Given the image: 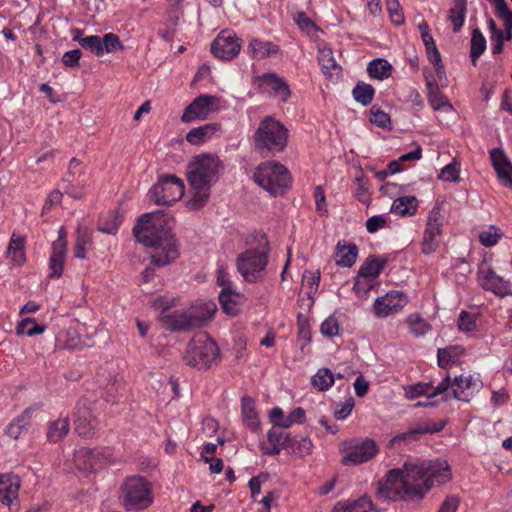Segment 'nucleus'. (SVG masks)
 I'll return each instance as SVG.
<instances>
[{"label": "nucleus", "instance_id": "30", "mask_svg": "<svg viewBox=\"0 0 512 512\" xmlns=\"http://www.w3.org/2000/svg\"><path fill=\"white\" fill-rule=\"evenodd\" d=\"M464 354V348L459 345L439 348L437 351V361L439 367L448 369L458 362L459 357Z\"/></svg>", "mask_w": 512, "mask_h": 512}, {"label": "nucleus", "instance_id": "7", "mask_svg": "<svg viewBox=\"0 0 512 512\" xmlns=\"http://www.w3.org/2000/svg\"><path fill=\"white\" fill-rule=\"evenodd\" d=\"M254 181L272 196L282 195L291 185L288 169L274 161L260 163L253 174Z\"/></svg>", "mask_w": 512, "mask_h": 512}, {"label": "nucleus", "instance_id": "14", "mask_svg": "<svg viewBox=\"0 0 512 512\" xmlns=\"http://www.w3.org/2000/svg\"><path fill=\"white\" fill-rule=\"evenodd\" d=\"M74 461L79 469L94 471L103 464L113 462V454L109 448H81L74 455Z\"/></svg>", "mask_w": 512, "mask_h": 512}, {"label": "nucleus", "instance_id": "46", "mask_svg": "<svg viewBox=\"0 0 512 512\" xmlns=\"http://www.w3.org/2000/svg\"><path fill=\"white\" fill-rule=\"evenodd\" d=\"M504 236L503 231L495 225H489L479 233V242L485 247H493Z\"/></svg>", "mask_w": 512, "mask_h": 512}, {"label": "nucleus", "instance_id": "56", "mask_svg": "<svg viewBox=\"0 0 512 512\" xmlns=\"http://www.w3.org/2000/svg\"><path fill=\"white\" fill-rule=\"evenodd\" d=\"M57 341L59 345L66 349L78 348L81 344L80 337L75 329H67L65 332L59 334Z\"/></svg>", "mask_w": 512, "mask_h": 512}, {"label": "nucleus", "instance_id": "62", "mask_svg": "<svg viewBox=\"0 0 512 512\" xmlns=\"http://www.w3.org/2000/svg\"><path fill=\"white\" fill-rule=\"evenodd\" d=\"M81 47L91 51L98 57L102 56L101 37L98 35H90L81 39Z\"/></svg>", "mask_w": 512, "mask_h": 512}, {"label": "nucleus", "instance_id": "29", "mask_svg": "<svg viewBox=\"0 0 512 512\" xmlns=\"http://www.w3.org/2000/svg\"><path fill=\"white\" fill-rule=\"evenodd\" d=\"M441 428L431 427L429 423H425L422 426L412 428L406 432L397 434L394 436L389 445L391 447L401 444L402 442H414L419 439V436L426 433L439 432Z\"/></svg>", "mask_w": 512, "mask_h": 512}, {"label": "nucleus", "instance_id": "52", "mask_svg": "<svg viewBox=\"0 0 512 512\" xmlns=\"http://www.w3.org/2000/svg\"><path fill=\"white\" fill-rule=\"evenodd\" d=\"M320 272L306 270L302 276V285L306 288V294L309 298H312L318 291L320 284Z\"/></svg>", "mask_w": 512, "mask_h": 512}, {"label": "nucleus", "instance_id": "33", "mask_svg": "<svg viewBox=\"0 0 512 512\" xmlns=\"http://www.w3.org/2000/svg\"><path fill=\"white\" fill-rule=\"evenodd\" d=\"M336 249V264L338 266L351 267L356 262L358 255L356 244L341 245V242H338Z\"/></svg>", "mask_w": 512, "mask_h": 512}, {"label": "nucleus", "instance_id": "16", "mask_svg": "<svg viewBox=\"0 0 512 512\" xmlns=\"http://www.w3.org/2000/svg\"><path fill=\"white\" fill-rule=\"evenodd\" d=\"M206 318L194 314L192 311H175L163 314L161 323L171 332L185 331L195 327H201Z\"/></svg>", "mask_w": 512, "mask_h": 512}, {"label": "nucleus", "instance_id": "6", "mask_svg": "<svg viewBox=\"0 0 512 512\" xmlns=\"http://www.w3.org/2000/svg\"><path fill=\"white\" fill-rule=\"evenodd\" d=\"M262 240L258 247L247 249L237 257V269L245 281L249 283L260 282L264 279L270 247L265 237H262Z\"/></svg>", "mask_w": 512, "mask_h": 512}, {"label": "nucleus", "instance_id": "28", "mask_svg": "<svg viewBox=\"0 0 512 512\" xmlns=\"http://www.w3.org/2000/svg\"><path fill=\"white\" fill-rule=\"evenodd\" d=\"M241 412L245 425L251 432L257 433L260 430V422L255 409V403L249 396H243L241 399Z\"/></svg>", "mask_w": 512, "mask_h": 512}, {"label": "nucleus", "instance_id": "9", "mask_svg": "<svg viewBox=\"0 0 512 512\" xmlns=\"http://www.w3.org/2000/svg\"><path fill=\"white\" fill-rule=\"evenodd\" d=\"M183 181L175 175H162L149 190V198L157 205H171L184 195Z\"/></svg>", "mask_w": 512, "mask_h": 512}, {"label": "nucleus", "instance_id": "13", "mask_svg": "<svg viewBox=\"0 0 512 512\" xmlns=\"http://www.w3.org/2000/svg\"><path fill=\"white\" fill-rule=\"evenodd\" d=\"M218 110V98L213 95L202 94L196 97L185 109L181 121L191 123L198 120H207Z\"/></svg>", "mask_w": 512, "mask_h": 512}, {"label": "nucleus", "instance_id": "64", "mask_svg": "<svg viewBox=\"0 0 512 512\" xmlns=\"http://www.w3.org/2000/svg\"><path fill=\"white\" fill-rule=\"evenodd\" d=\"M321 333L327 337H334L339 333V322L336 317L329 316L326 318L320 327Z\"/></svg>", "mask_w": 512, "mask_h": 512}, {"label": "nucleus", "instance_id": "31", "mask_svg": "<svg viewBox=\"0 0 512 512\" xmlns=\"http://www.w3.org/2000/svg\"><path fill=\"white\" fill-rule=\"evenodd\" d=\"M417 208L418 203L415 196H403L393 201L390 211L395 215L406 217L415 215Z\"/></svg>", "mask_w": 512, "mask_h": 512}, {"label": "nucleus", "instance_id": "34", "mask_svg": "<svg viewBox=\"0 0 512 512\" xmlns=\"http://www.w3.org/2000/svg\"><path fill=\"white\" fill-rule=\"evenodd\" d=\"M428 87V102L434 110L437 111H450L452 105L442 95L438 85L434 81L427 80Z\"/></svg>", "mask_w": 512, "mask_h": 512}, {"label": "nucleus", "instance_id": "60", "mask_svg": "<svg viewBox=\"0 0 512 512\" xmlns=\"http://www.w3.org/2000/svg\"><path fill=\"white\" fill-rule=\"evenodd\" d=\"M432 390V384L431 383H423L418 382L414 385H410L408 388H406V397L408 399H415L420 396H427L428 399L430 398Z\"/></svg>", "mask_w": 512, "mask_h": 512}, {"label": "nucleus", "instance_id": "48", "mask_svg": "<svg viewBox=\"0 0 512 512\" xmlns=\"http://www.w3.org/2000/svg\"><path fill=\"white\" fill-rule=\"evenodd\" d=\"M311 383L318 391H326L334 384V376L330 369L321 368L312 377Z\"/></svg>", "mask_w": 512, "mask_h": 512}, {"label": "nucleus", "instance_id": "58", "mask_svg": "<svg viewBox=\"0 0 512 512\" xmlns=\"http://www.w3.org/2000/svg\"><path fill=\"white\" fill-rule=\"evenodd\" d=\"M101 47L102 56L104 53H113L116 50H122L124 48L119 36L114 33H106L103 38H101Z\"/></svg>", "mask_w": 512, "mask_h": 512}, {"label": "nucleus", "instance_id": "38", "mask_svg": "<svg viewBox=\"0 0 512 512\" xmlns=\"http://www.w3.org/2000/svg\"><path fill=\"white\" fill-rule=\"evenodd\" d=\"M467 11L466 0H454L449 10V20L452 24L453 31L459 32L464 25Z\"/></svg>", "mask_w": 512, "mask_h": 512}, {"label": "nucleus", "instance_id": "10", "mask_svg": "<svg viewBox=\"0 0 512 512\" xmlns=\"http://www.w3.org/2000/svg\"><path fill=\"white\" fill-rule=\"evenodd\" d=\"M253 85L260 94L277 99L282 103H286L292 95L287 81L275 72H266L254 76Z\"/></svg>", "mask_w": 512, "mask_h": 512}, {"label": "nucleus", "instance_id": "2", "mask_svg": "<svg viewBox=\"0 0 512 512\" xmlns=\"http://www.w3.org/2000/svg\"><path fill=\"white\" fill-rule=\"evenodd\" d=\"M136 240L150 248L151 263L164 267L179 256L175 235L167 224V216L159 212L142 215L133 228Z\"/></svg>", "mask_w": 512, "mask_h": 512}, {"label": "nucleus", "instance_id": "42", "mask_svg": "<svg viewBox=\"0 0 512 512\" xmlns=\"http://www.w3.org/2000/svg\"><path fill=\"white\" fill-rule=\"evenodd\" d=\"M92 234L87 230H79L75 246H74V256L79 259H85L87 252L92 249Z\"/></svg>", "mask_w": 512, "mask_h": 512}, {"label": "nucleus", "instance_id": "54", "mask_svg": "<svg viewBox=\"0 0 512 512\" xmlns=\"http://www.w3.org/2000/svg\"><path fill=\"white\" fill-rule=\"evenodd\" d=\"M479 314L461 311L458 317V328L462 332H473L477 328Z\"/></svg>", "mask_w": 512, "mask_h": 512}, {"label": "nucleus", "instance_id": "50", "mask_svg": "<svg viewBox=\"0 0 512 512\" xmlns=\"http://www.w3.org/2000/svg\"><path fill=\"white\" fill-rule=\"evenodd\" d=\"M317 59L324 74H331V71L338 67L330 48H319Z\"/></svg>", "mask_w": 512, "mask_h": 512}, {"label": "nucleus", "instance_id": "32", "mask_svg": "<svg viewBox=\"0 0 512 512\" xmlns=\"http://www.w3.org/2000/svg\"><path fill=\"white\" fill-rule=\"evenodd\" d=\"M218 129L219 126L217 124L211 123L195 127L187 133L186 140L190 144L201 145L209 140Z\"/></svg>", "mask_w": 512, "mask_h": 512}, {"label": "nucleus", "instance_id": "44", "mask_svg": "<svg viewBox=\"0 0 512 512\" xmlns=\"http://www.w3.org/2000/svg\"><path fill=\"white\" fill-rule=\"evenodd\" d=\"M238 294L232 288L221 289L219 293V302L226 314L235 315L237 313Z\"/></svg>", "mask_w": 512, "mask_h": 512}, {"label": "nucleus", "instance_id": "59", "mask_svg": "<svg viewBox=\"0 0 512 512\" xmlns=\"http://www.w3.org/2000/svg\"><path fill=\"white\" fill-rule=\"evenodd\" d=\"M178 299L168 295L158 296L152 300V307L160 312V318L163 314H170L168 310L177 305Z\"/></svg>", "mask_w": 512, "mask_h": 512}, {"label": "nucleus", "instance_id": "11", "mask_svg": "<svg viewBox=\"0 0 512 512\" xmlns=\"http://www.w3.org/2000/svg\"><path fill=\"white\" fill-rule=\"evenodd\" d=\"M343 453V465H359L371 460L378 453V447L371 438L350 439L343 443Z\"/></svg>", "mask_w": 512, "mask_h": 512}, {"label": "nucleus", "instance_id": "43", "mask_svg": "<svg viewBox=\"0 0 512 512\" xmlns=\"http://www.w3.org/2000/svg\"><path fill=\"white\" fill-rule=\"evenodd\" d=\"M313 447V443L309 437L291 436L290 448L288 451L302 458L310 455L312 453Z\"/></svg>", "mask_w": 512, "mask_h": 512}, {"label": "nucleus", "instance_id": "27", "mask_svg": "<svg viewBox=\"0 0 512 512\" xmlns=\"http://www.w3.org/2000/svg\"><path fill=\"white\" fill-rule=\"evenodd\" d=\"M36 407L26 408L19 416L14 418L6 428V434L12 439H19L20 436L28 431L30 420Z\"/></svg>", "mask_w": 512, "mask_h": 512}, {"label": "nucleus", "instance_id": "17", "mask_svg": "<svg viewBox=\"0 0 512 512\" xmlns=\"http://www.w3.org/2000/svg\"><path fill=\"white\" fill-rule=\"evenodd\" d=\"M63 181L66 183L64 191L67 195L74 199H81L84 196L87 180L79 159L74 157L70 160L68 173Z\"/></svg>", "mask_w": 512, "mask_h": 512}, {"label": "nucleus", "instance_id": "25", "mask_svg": "<svg viewBox=\"0 0 512 512\" xmlns=\"http://www.w3.org/2000/svg\"><path fill=\"white\" fill-rule=\"evenodd\" d=\"M21 480L18 475L13 473L0 474V501L10 506L13 500H17Z\"/></svg>", "mask_w": 512, "mask_h": 512}, {"label": "nucleus", "instance_id": "36", "mask_svg": "<svg viewBox=\"0 0 512 512\" xmlns=\"http://www.w3.org/2000/svg\"><path fill=\"white\" fill-rule=\"evenodd\" d=\"M387 260L385 258L368 257L361 265L358 274L364 277H371L378 280L379 275L384 269Z\"/></svg>", "mask_w": 512, "mask_h": 512}, {"label": "nucleus", "instance_id": "23", "mask_svg": "<svg viewBox=\"0 0 512 512\" xmlns=\"http://www.w3.org/2000/svg\"><path fill=\"white\" fill-rule=\"evenodd\" d=\"M76 433L81 437H92L95 434L97 422L91 409L85 403L78 402L74 417Z\"/></svg>", "mask_w": 512, "mask_h": 512}, {"label": "nucleus", "instance_id": "8", "mask_svg": "<svg viewBox=\"0 0 512 512\" xmlns=\"http://www.w3.org/2000/svg\"><path fill=\"white\" fill-rule=\"evenodd\" d=\"M220 160L211 154L196 156L188 164L187 177L191 187L212 185L217 180Z\"/></svg>", "mask_w": 512, "mask_h": 512}, {"label": "nucleus", "instance_id": "40", "mask_svg": "<svg viewBox=\"0 0 512 512\" xmlns=\"http://www.w3.org/2000/svg\"><path fill=\"white\" fill-rule=\"evenodd\" d=\"M24 243L25 240L23 237L15 236V234H13L8 246V257L14 264L18 266L22 265L25 262Z\"/></svg>", "mask_w": 512, "mask_h": 512}, {"label": "nucleus", "instance_id": "5", "mask_svg": "<svg viewBox=\"0 0 512 512\" xmlns=\"http://www.w3.org/2000/svg\"><path fill=\"white\" fill-rule=\"evenodd\" d=\"M184 360L199 370L209 369L220 361L219 347L207 333H197L187 345Z\"/></svg>", "mask_w": 512, "mask_h": 512}, {"label": "nucleus", "instance_id": "37", "mask_svg": "<svg viewBox=\"0 0 512 512\" xmlns=\"http://www.w3.org/2000/svg\"><path fill=\"white\" fill-rule=\"evenodd\" d=\"M70 430V422L68 417L59 418L51 422L47 430V439L51 443L61 441Z\"/></svg>", "mask_w": 512, "mask_h": 512}, {"label": "nucleus", "instance_id": "53", "mask_svg": "<svg viewBox=\"0 0 512 512\" xmlns=\"http://www.w3.org/2000/svg\"><path fill=\"white\" fill-rule=\"evenodd\" d=\"M125 384L118 379H114L105 387L104 398L107 402L117 403L123 396Z\"/></svg>", "mask_w": 512, "mask_h": 512}, {"label": "nucleus", "instance_id": "22", "mask_svg": "<svg viewBox=\"0 0 512 512\" xmlns=\"http://www.w3.org/2000/svg\"><path fill=\"white\" fill-rule=\"evenodd\" d=\"M478 281L480 286L486 291H491L499 296L507 294L508 283L484 263L479 266Z\"/></svg>", "mask_w": 512, "mask_h": 512}, {"label": "nucleus", "instance_id": "20", "mask_svg": "<svg viewBox=\"0 0 512 512\" xmlns=\"http://www.w3.org/2000/svg\"><path fill=\"white\" fill-rule=\"evenodd\" d=\"M452 386V397L454 399L469 402L482 389L483 383L478 377L473 375H460L453 379Z\"/></svg>", "mask_w": 512, "mask_h": 512}, {"label": "nucleus", "instance_id": "3", "mask_svg": "<svg viewBox=\"0 0 512 512\" xmlns=\"http://www.w3.org/2000/svg\"><path fill=\"white\" fill-rule=\"evenodd\" d=\"M153 484L144 476H127L118 490V501L126 512L146 510L154 503Z\"/></svg>", "mask_w": 512, "mask_h": 512}, {"label": "nucleus", "instance_id": "51", "mask_svg": "<svg viewBox=\"0 0 512 512\" xmlns=\"http://www.w3.org/2000/svg\"><path fill=\"white\" fill-rule=\"evenodd\" d=\"M212 185H206L201 187H191L193 190V196L189 201V205L192 209H200L206 205L210 197V188Z\"/></svg>", "mask_w": 512, "mask_h": 512}, {"label": "nucleus", "instance_id": "12", "mask_svg": "<svg viewBox=\"0 0 512 512\" xmlns=\"http://www.w3.org/2000/svg\"><path fill=\"white\" fill-rule=\"evenodd\" d=\"M444 217L439 206H435L428 214L423 239L421 242V252L425 255L434 253L440 243Z\"/></svg>", "mask_w": 512, "mask_h": 512}, {"label": "nucleus", "instance_id": "55", "mask_svg": "<svg viewBox=\"0 0 512 512\" xmlns=\"http://www.w3.org/2000/svg\"><path fill=\"white\" fill-rule=\"evenodd\" d=\"M453 381L449 375H446L445 378L436 386H432L430 398H434L436 396L442 395L443 401H449L452 397V389H453Z\"/></svg>", "mask_w": 512, "mask_h": 512}, {"label": "nucleus", "instance_id": "39", "mask_svg": "<svg viewBox=\"0 0 512 512\" xmlns=\"http://www.w3.org/2000/svg\"><path fill=\"white\" fill-rule=\"evenodd\" d=\"M392 65L383 58L372 60L367 67L368 75L377 80H384L391 75Z\"/></svg>", "mask_w": 512, "mask_h": 512}, {"label": "nucleus", "instance_id": "41", "mask_svg": "<svg viewBox=\"0 0 512 512\" xmlns=\"http://www.w3.org/2000/svg\"><path fill=\"white\" fill-rule=\"evenodd\" d=\"M352 96L362 106H368L374 99L375 89L372 85L359 81L352 90Z\"/></svg>", "mask_w": 512, "mask_h": 512}, {"label": "nucleus", "instance_id": "45", "mask_svg": "<svg viewBox=\"0 0 512 512\" xmlns=\"http://www.w3.org/2000/svg\"><path fill=\"white\" fill-rule=\"evenodd\" d=\"M486 49V39L483 36L482 32L476 28L472 32L471 36V49H470V57L472 64L476 66V62L478 58L483 54Z\"/></svg>", "mask_w": 512, "mask_h": 512}, {"label": "nucleus", "instance_id": "35", "mask_svg": "<svg viewBox=\"0 0 512 512\" xmlns=\"http://www.w3.org/2000/svg\"><path fill=\"white\" fill-rule=\"evenodd\" d=\"M372 509V500L366 495H363L353 501L339 502L336 505L337 512H368Z\"/></svg>", "mask_w": 512, "mask_h": 512}, {"label": "nucleus", "instance_id": "4", "mask_svg": "<svg viewBox=\"0 0 512 512\" xmlns=\"http://www.w3.org/2000/svg\"><path fill=\"white\" fill-rule=\"evenodd\" d=\"M289 131L273 116H265L253 134L255 149L264 157L283 152L288 143Z\"/></svg>", "mask_w": 512, "mask_h": 512}, {"label": "nucleus", "instance_id": "47", "mask_svg": "<svg viewBox=\"0 0 512 512\" xmlns=\"http://www.w3.org/2000/svg\"><path fill=\"white\" fill-rule=\"evenodd\" d=\"M407 324L410 333L414 337L424 336L430 329L431 326L426 322L419 314H410L407 318Z\"/></svg>", "mask_w": 512, "mask_h": 512}, {"label": "nucleus", "instance_id": "18", "mask_svg": "<svg viewBox=\"0 0 512 512\" xmlns=\"http://www.w3.org/2000/svg\"><path fill=\"white\" fill-rule=\"evenodd\" d=\"M408 300L405 294L399 291H390L374 302V312L379 318H385L400 311Z\"/></svg>", "mask_w": 512, "mask_h": 512}, {"label": "nucleus", "instance_id": "26", "mask_svg": "<svg viewBox=\"0 0 512 512\" xmlns=\"http://www.w3.org/2000/svg\"><path fill=\"white\" fill-rule=\"evenodd\" d=\"M248 55L255 60H263L280 53V47L271 41L252 38L247 47Z\"/></svg>", "mask_w": 512, "mask_h": 512}, {"label": "nucleus", "instance_id": "15", "mask_svg": "<svg viewBox=\"0 0 512 512\" xmlns=\"http://www.w3.org/2000/svg\"><path fill=\"white\" fill-rule=\"evenodd\" d=\"M240 50V38L235 32L229 30H222L211 43V53L220 60H232Z\"/></svg>", "mask_w": 512, "mask_h": 512}, {"label": "nucleus", "instance_id": "24", "mask_svg": "<svg viewBox=\"0 0 512 512\" xmlns=\"http://www.w3.org/2000/svg\"><path fill=\"white\" fill-rule=\"evenodd\" d=\"M493 168L500 182L507 188H512V164L499 148L490 151Z\"/></svg>", "mask_w": 512, "mask_h": 512}, {"label": "nucleus", "instance_id": "21", "mask_svg": "<svg viewBox=\"0 0 512 512\" xmlns=\"http://www.w3.org/2000/svg\"><path fill=\"white\" fill-rule=\"evenodd\" d=\"M67 253V241L60 230L59 237L52 243L51 255L49 258V274L51 279H58L62 276Z\"/></svg>", "mask_w": 512, "mask_h": 512}, {"label": "nucleus", "instance_id": "1", "mask_svg": "<svg viewBox=\"0 0 512 512\" xmlns=\"http://www.w3.org/2000/svg\"><path fill=\"white\" fill-rule=\"evenodd\" d=\"M452 477L446 460H407L402 468L391 469L378 483L377 495L385 500L423 499L435 485Z\"/></svg>", "mask_w": 512, "mask_h": 512}, {"label": "nucleus", "instance_id": "57", "mask_svg": "<svg viewBox=\"0 0 512 512\" xmlns=\"http://www.w3.org/2000/svg\"><path fill=\"white\" fill-rule=\"evenodd\" d=\"M379 282L371 277H364L358 274L355 284L354 291L361 297H366L368 292L378 286Z\"/></svg>", "mask_w": 512, "mask_h": 512}, {"label": "nucleus", "instance_id": "63", "mask_svg": "<svg viewBox=\"0 0 512 512\" xmlns=\"http://www.w3.org/2000/svg\"><path fill=\"white\" fill-rule=\"evenodd\" d=\"M370 115V121L378 127L387 128L390 125V116L377 106L371 107Z\"/></svg>", "mask_w": 512, "mask_h": 512}, {"label": "nucleus", "instance_id": "19", "mask_svg": "<svg viewBox=\"0 0 512 512\" xmlns=\"http://www.w3.org/2000/svg\"><path fill=\"white\" fill-rule=\"evenodd\" d=\"M290 442V433H286L279 427L273 426L267 432V441H261L259 448L264 455L276 456L280 454L281 449L288 450L290 448Z\"/></svg>", "mask_w": 512, "mask_h": 512}, {"label": "nucleus", "instance_id": "61", "mask_svg": "<svg viewBox=\"0 0 512 512\" xmlns=\"http://www.w3.org/2000/svg\"><path fill=\"white\" fill-rule=\"evenodd\" d=\"M387 10L393 24L400 26L404 23L405 18L398 0H388Z\"/></svg>", "mask_w": 512, "mask_h": 512}, {"label": "nucleus", "instance_id": "49", "mask_svg": "<svg viewBox=\"0 0 512 512\" xmlns=\"http://www.w3.org/2000/svg\"><path fill=\"white\" fill-rule=\"evenodd\" d=\"M46 327L38 324L33 318H26L20 321L16 327L17 335L35 336L42 334Z\"/></svg>", "mask_w": 512, "mask_h": 512}]
</instances>
